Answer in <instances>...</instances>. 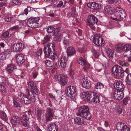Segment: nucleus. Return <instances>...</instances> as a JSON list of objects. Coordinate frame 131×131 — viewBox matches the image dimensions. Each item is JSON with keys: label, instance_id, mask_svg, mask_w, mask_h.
Returning a JSON list of instances; mask_svg holds the SVG:
<instances>
[{"label": "nucleus", "instance_id": "f257e3e1", "mask_svg": "<svg viewBox=\"0 0 131 131\" xmlns=\"http://www.w3.org/2000/svg\"><path fill=\"white\" fill-rule=\"evenodd\" d=\"M55 49L54 43L45 45L43 50L45 56L47 57L50 58L53 61L57 60V55L55 51Z\"/></svg>", "mask_w": 131, "mask_h": 131}, {"label": "nucleus", "instance_id": "f03ea898", "mask_svg": "<svg viewBox=\"0 0 131 131\" xmlns=\"http://www.w3.org/2000/svg\"><path fill=\"white\" fill-rule=\"evenodd\" d=\"M26 95L23 93H19L20 101L21 102V104L24 103L26 104H30L31 101H34L35 99V94L30 92L29 90L26 89Z\"/></svg>", "mask_w": 131, "mask_h": 131}, {"label": "nucleus", "instance_id": "7ed1b4c3", "mask_svg": "<svg viewBox=\"0 0 131 131\" xmlns=\"http://www.w3.org/2000/svg\"><path fill=\"white\" fill-rule=\"evenodd\" d=\"M76 114L78 116H80L87 120L90 119L92 117L88 107L85 105L82 106L79 108Z\"/></svg>", "mask_w": 131, "mask_h": 131}, {"label": "nucleus", "instance_id": "20e7f679", "mask_svg": "<svg viewBox=\"0 0 131 131\" xmlns=\"http://www.w3.org/2000/svg\"><path fill=\"white\" fill-rule=\"evenodd\" d=\"M77 89L76 87L73 86L67 87L65 90L66 95L71 99H74L77 95Z\"/></svg>", "mask_w": 131, "mask_h": 131}, {"label": "nucleus", "instance_id": "39448f33", "mask_svg": "<svg viewBox=\"0 0 131 131\" xmlns=\"http://www.w3.org/2000/svg\"><path fill=\"white\" fill-rule=\"evenodd\" d=\"M112 73L117 77L118 78L122 76V74L124 72L122 68L118 65H115L112 69Z\"/></svg>", "mask_w": 131, "mask_h": 131}, {"label": "nucleus", "instance_id": "423d86ee", "mask_svg": "<svg viewBox=\"0 0 131 131\" xmlns=\"http://www.w3.org/2000/svg\"><path fill=\"white\" fill-rule=\"evenodd\" d=\"M115 48L116 51L118 52H126L131 48V45L126 44L125 45H123L122 44L119 43L116 46Z\"/></svg>", "mask_w": 131, "mask_h": 131}, {"label": "nucleus", "instance_id": "0eeeda50", "mask_svg": "<svg viewBox=\"0 0 131 131\" xmlns=\"http://www.w3.org/2000/svg\"><path fill=\"white\" fill-rule=\"evenodd\" d=\"M28 86L31 90L30 92L36 95H38L39 94V90L36 84L32 81H30L27 82Z\"/></svg>", "mask_w": 131, "mask_h": 131}, {"label": "nucleus", "instance_id": "6e6552de", "mask_svg": "<svg viewBox=\"0 0 131 131\" xmlns=\"http://www.w3.org/2000/svg\"><path fill=\"white\" fill-rule=\"evenodd\" d=\"M98 20L97 18L95 16L93 15H90L88 17L87 24L90 26L91 29H95V28L94 26L93 25L95 24H96Z\"/></svg>", "mask_w": 131, "mask_h": 131}, {"label": "nucleus", "instance_id": "1a4fd4ad", "mask_svg": "<svg viewBox=\"0 0 131 131\" xmlns=\"http://www.w3.org/2000/svg\"><path fill=\"white\" fill-rule=\"evenodd\" d=\"M116 11L115 12L114 15L118 19L121 20L126 17L125 11L121 8H117L116 9Z\"/></svg>", "mask_w": 131, "mask_h": 131}, {"label": "nucleus", "instance_id": "9d476101", "mask_svg": "<svg viewBox=\"0 0 131 131\" xmlns=\"http://www.w3.org/2000/svg\"><path fill=\"white\" fill-rule=\"evenodd\" d=\"M77 62L78 63L84 66V70L89 69L90 67V64L88 62L82 57H79L77 59Z\"/></svg>", "mask_w": 131, "mask_h": 131}, {"label": "nucleus", "instance_id": "9b49d317", "mask_svg": "<svg viewBox=\"0 0 131 131\" xmlns=\"http://www.w3.org/2000/svg\"><path fill=\"white\" fill-rule=\"evenodd\" d=\"M123 91L122 90H116L113 93V96L114 99L117 100H120L122 99L124 97Z\"/></svg>", "mask_w": 131, "mask_h": 131}, {"label": "nucleus", "instance_id": "f8f14e48", "mask_svg": "<svg viewBox=\"0 0 131 131\" xmlns=\"http://www.w3.org/2000/svg\"><path fill=\"white\" fill-rule=\"evenodd\" d=\"M93 41L95 44L99 46H101L103 44L102 38L98 35L96 34L94 36Z\"/></svg>", "mask_w": 131, "mask_h": 131}, {"label": "nucleus", "instance_id": "ddd939ff", "mask_svg": "<svg viewBox=\"0 0 131 131\" xmlns=\"http://www.w3.org/2000/svg\"><path fill=\"white\" fill-rule=\"evenodd\" d=\"M118 131H130V128L123 123H118L116 125Z\"/></svg>", "mask_w": 131, "mask_h": 131}, {"label": "nucleus", "instance_id": "4468645a", "mask_svg": "<svg viewBox=\"0 0 131 131\" xmlns=\"http://www.w3.org/2000/svg\"><path fill=\"white\" fill-rule=\"evenodd\" d=\"M54 112L50 108H47L46 114V120L47 122L51 120L53 117Z\"/></svg>", "mask_w": 131, "mask_h": 131}, {"label": "nucleus", "instance_id": "2eb2a0df", "mask_svg": "<svg viewBox=\"0 0 131 131\" xmlns=\"http://www.w3.org/2000/svg\"><path fill=\"white\" fill-rule=\"evenodd\" d=\"M91 96L89 102H93L95 103L100 102L99 95L98 94L94 92H92L91 94Z\"/></svg>", "mask_w": 131, "mask_h": 131}, {"label": "nucleus", "instance_id": "dca6fc26", "mask_svg": "<svg viewBox=\"0 0 131 131\" xmlns=\"http://www.w3.org/2000/svg\"><path fill=\"white\" fill-rule=\"evenodd\" d=\"M24 45L20 43H18L15 44L13 47V51L14 52H20L24 48Z\"/></svg>", "mask_w": 131, "mask_h": 131}, {"label": "nucleus", "instance_id": "f3484780", "mask_svg": "<svg viewBox=\"0 0 131 131\" xmlns=\"http://www.w3.org/2000/svg\"><path fill=\"white\" fill-rule=\"evenodd\" d=\"M92 92H83L81 94V97L84 100L89 102Z\"/></svg>", "mask_w": 131, "mask_h": 131}, {"label": "nucleus", "instance_id": "a211bd4d", "mask_svg": "<svg viewBox=\"0 0 131 131\" xmlns=\"http://www.w3.org/2000/svg\"><path fill=\"white\" fill-rule=\"evenodd\" d=\"M87 6L89 7L94 10L98 9L101 7V6L99 4L94 2L89 3Z\"/></svg>", "mask_w": 131, "mask_h": 131}, {"label": "nucleus", "instance_id": "6ab92c4d", "mask_svg": "<svg viewBox=\"0 0 131 131\" xmlns=\"http://www.w3.org/2000/svg\"><path fill=\"white\" fill-rule=\"evenodd\" d=\"M114 88L116 90H122L124 91L125 88L124 85L122 83L119 81H116L114 82L113 84Z\"/></svg>", "mask_w": 131, "mask_h": 131}, {"label": "nucleus", "instance_id": "aec40b11", "mask_svg": "<svg viewBox=\"0 0 131 131\" xmlns=\"http://www.w3.org/2000/svg\"><path fill=\"white\" fill-rule=\"evenodd\" d=\"M25 56L22 53L18 54L16 55V59L17 63L20 64L23 63L25 61Z\"/></svg>", "mask_w": 131, "mask_h": 131}, {"label": "nucleus", "instance_id": "412c9836", "mask_svg": "<svg viewBox=\"0 0 131 131\" xmlns=\"http://www.w3.org/2000/svg\"><path fill=\"white\" fill-rule=\"evenodd\" d=\"M15 68V64L12 63L9 64L7 66L6 70L7 72L9 74H13L14 70Z\"/></svg>", "mask_w": 131, "mask_h": 131}, {"label": "nucleus", "instance_id": "4be33fe9", "mask_svg": "<svg viewBox=\"0 0 131 131\" xmlns=\"http://www.w3.org/2000/svg\"><path fill=\"white\" fill-rule=\"evenodd\" d=\"M59 78V81L62 85H64L66 83L67 76L66 75L60 74L58 76Z\"/></svg>", "mask_w": 131, "mask_h": 131}, {"label": "nucleus", "instance_id": "5701e85b", "mask_svg": "<svg viewBox=\"0 0 131 131\" xmlns=\"http://www.w3.org/2000/svg\"><path fill=\"white\" fill-rule=\"evenodd\" d=\"M83 82L82 85L83 87L85 88L89 89L91 86L90 82L87 79V77H84L83 79Z\"/></svg>", "mask_w": 131, "mask_h": 131}, {"label": "nucleus", "instance_id": "b1692460", "mask_svg": "<svg viewBox=\"0 0 131 131\" xmlns=\"http://www.w3.org/2000/svg\"><path fill=\"white\" fill-rule=\"evenodd\" d=\"M29 118L26 115H23L21 117V123L25 127H26L29 125L28 120Z\"/></svg>", "mask_w": 131, "mask_h": 131}, {"label": "nucleus", "instance_id": "393cba45", "mask_svg": "<svg viewBox=\"0 0 131 131\" xmlns=\"http://www.w3.org/2000/svg\"><path fill=\"white\" fill-rule=\"evenodd\" d=\"M10 50L9 49L5 50L4 51L2 52L0 54V59L2 60H5L8 55L10 53Z\"/></svg>", "mask_w": 131, "mask_h": 131}, {"label": "nucleus", "instance_id": "a878e982", "mask_svg": "<svg viewBox=\"0 0 131 131\" xmlns=\"http://www.w3.org/2000/svg\"><path fill=\"white\" fill-rule=\"evenodd\" d=\"M20 97L19 94L18 97H15L14 98L13 101L14 106L16 107H20V105L22 104L21 102L20 101L19 98Z\"/></svg>", "mask_w": 131, "mask_h": 131}, {"label": "nucleus", "instance_id": "bb28decb", "mask_svg": "<svg viewBox=\"0 0 131 131\" xmlns=\"http://www.w3.org/2000/svg\"><path fill=\"white\" fill-rule=\"evenodd\" d=\"M40 20L39 17H36L35 21L32 24L30 25V27L32 28H36L39 27V24L38 23Z\"/></svg>", "mask_w": 131, "mask_h": 131}, {"label": "nucleus", "instance_id": "cd10ccee", "mask_svg": "<svg viewBox=\"0 0 131 131\" xmlns=\"http://www.w3.org/2000/svg\"><path fill=\"white\" fill-rule=\"evenodd\" d=\"M35 112L37 117L40 118L41 116V110L38 106H36L35 108Z\"/></svg>", "mask_w": 131, "mask_h": 131}, {"label": "nucleus", "instance_id": "c85d7f7f", "mask_svg": "<svg viewBox=\"0 0 131 131\" xmlns=\"http://www.w3.org/2000/svg\"><path fill=\"white\" fill-rule=\"evenodd\" d=\"M19 118L18 116H14L12 117L10 120V123L13 125H16L18 122Z\"/></svg>", "mask_w": 131, "mask_h": 131}, {"label": "nucleus", "instance_id": "c756f323", "mask_svg": "<svg viewBox=\"0 0 131 131\" xmlns=\"http://www.w3.org/2000/svg\"><path fill=\"white\" fill-rule=\"evenodd\" d=\"M74 123L79 125H81L84 122V121L83 119L79 117L75 118H74Z\"/></svg>", "mask_w": 131, "mask_h": 131}, {"label": "nucleus", "instance_id": "7c9ffc66", "mask_svg": "<svg viewBox=\"0 0 131 131\" xmlns=\"http://www.w3.org/2000/svg\"><path fill=\"white\" fill-rule=\"evenodd\" d=\"M75 52V49L72 47H70L67 48V53L68 56L72 55Z\"/></svg>", "mask_w": 131, "mask_h": 131}, {"label": "nucleus", "instance_id": "2f4dec72", "mask_svg": "<svg viewBox=\"0 0 131 131\" xmlns=\"http://www.w3.org/2000/svg\"><path fill=\"white\" fill-rule=\"evenodd\" d=\"M67 60V58L63 56L61 58L60 64L62 67L63 68L66 67Z\"/></svg>", "mask_w": 131, "mask_h": 131}, {"label": "nucleus", "instance_id": "473e14b6", "mask_svg": "<svg viewBox=\"0 0 131 131\" xmlns=\"http://www.w3.org/2000/svg\"><path fill=\"white\" fill-rule=\"evenodd\" d=\"M112 7L109 6H106L104 7V10L109 15L112 14Z\"/></svg>", "mask_w": 131, "mask_h": 131}, {"label": "nucleus", "instance_id": "72a5a7b5", "mask_svg": "<svg viewBox=\"0 0 131 131\" xmlns=\"http://www.w3.org/2000/svg\"><path fill=\"white\" fill-rule=\"evenodd\" d=\"M48 130L49 131H57L56 124H53L50 125V126L48 128Z\"/></svg>", "mask_w": 131, "mask_h": 131}, {"label": "nucleus", "instance_id": "f704fd0d", "mask_svg": "<svg viewBox=\"0 0 131 131\" xmlns=\"http://www.w3.org/2000/svg\"><path fill=\"white\" fill-rule=\"evenodd\" d=\"M36 17L31 18H29L27 21V24L28 26L30 27V25L32 24L35 21Z\"/></svg>", "mask_w": 131, "mask_h": 131}, {"label": "nucleus", "instance_id": "c9c22d12", "mask_svg": "<svg viewBox=\"0 0 131 131\" xmlns=\"http://www.w3.org/2000/svg\"><path fill=\"white\" fill-rule=\"evenodd\" d=\"M0 118L4 121L7 120V118L6 113L4 112H1L0 113Z\"/></svg>", "mask_w": 131, "mask_h": 131}, {"label": "nucleus", "instance_id": "e433bc0d", "mask_svg": "<svg viewBox=\"0 0 131 131\" xmlns=\"http://www.w3.org/2000/svg\"><path fill=\"white\" fill-rule=\"evenodd\" d=\"M1 80L2 83L5 85H7L9 84V82L6 77H2Z\"/></svg>", "mask_w": 131, "mask_h": 131}, {"label": "nucleus", "instance_id": "4c0bfd02", "mask_svg": "<svg viewBox=\"0 0 131 131\" xmlns=\"http://www.w3.org/2000/svg\"><path fill=\"white\" fill-rule=\"evenodd\" d=\"M95 86L96 89H102L104 88V85L101 83L98 82L96 84Z\"/></svg>", "mask_w": 131, "mask_h": 131}, {"label": "nucleus", "instance_id": "58836bf2", "mask_svg": "<svg viewBox=\"0 0 131 131\" xmlns=\"http://www.w3.org/2000/svg\"><path fill=\"white\" fill-rule=\"evenodd\" d=\"M107 53L109 57H113L114 52L113 50L110 49H107Z\"/></svg>", "mask_w": 131, "mask_h": 131}, {"label": "nucleus", "instance_id": "ea45409f", "mask_svg": "<svg viewBox=\"0 0 131 131\" xmlns=\"http://www.w3.org/2000/svg\"><path fill=\"white\" fill-rule=\"evenodd\" d=\"M126 81L128 84H131V74H129L126 78Z\"/></svg>", "mask_w": 131, "mask_h": 131}, {"label": "nucleus", "instance_id": "a19ab883", "mask_svg": "<svg viewBox=\"0 0 131 131\" xmlns=\"http://www.w3.org/2000/svg\"><path fill=\"white\" fill-rule=\"evenodd\" d=\"M4 19L5 21L8 22H9L11 21L12 19V18L10 16L7 15L5 16Z\"/></svg>", "mask_w": 131, "mask_h": 131}, {"label": "nucleus", "instance_id": "79ce46f5", "mask_svg": "<svg viewBox=\"0 0 131 131\" xmlns=\"http://www.w3.org/2000/svg\"><path fill=\"white\" fill-rule=\"evenodd\" d=\"M91 51L93 53V54L96 58H98L99 55V53L97 52L96 50L94 48H93Z\"/></svg>", "mask_w": 131, "mask_h": 131}, {"label": "nucleus", "instance_id": "37998d69", "mask_svg": "<svg viewBox=\"0 0 131 131\" xmlns=\"http://www.w3.org/2000/svg\"><path fill=\"white\" fill-rule=\"evenodd\" d=\"M31 8L29 6H28L24 10V14L27 15L28 13L29 12H31L32 10H31Z\"/></svg>", "mask_w": 131, "mask_h": 131}, {"label": "nucleus", "instance_id": "c03bdc74", "mask_svg": "<svg viewBox=\"0 0 131 131\" xmlns=\"http://www.w3.org/2000/svg\"><path fill=\"white\" fill-rule=\"evenodd\" d=\"M45 64L48 67H50L52 66L53 65L52 61L50 60H47L45 61Z\"/></svg>", "mask_w": 131, "mask_h": 131}, {"label": "nucleus", "instance_id": "a18cd8bd", "mask_svg": "<svg viewBox=\"0 0 131 131\" xmlns=\"http://www.w3.org/2000/svg\"><path fill=\"white\" fill-rule=\"evenodd\" d=\"M13 3L16 5H19L21 3L20 0H12V2H11L10 4H13Z\"/></svg>", "mask_w": 131, "mask_h": 131}, {"label": "nucleus", "instance_id": "49530a36", "mask_svg": "<svg viewBox=\"0 0 131 131\" xmlns=\"http://www.w3.org/2000/svg\"><path fill=\"white\" fill-rule=\"evenodd\" d=\"M18 19L21 21H24L26 19L24 14H22L19 15L18 17Z\"/></svg>", "mask_w": 131, "mask_h": 131}, {"label": "nucleus", "instance_id": "de8ad7c7", "mask_svg": "<svg viewBox=\"0 0 131 131\" xmlns=\"http://www.w3.org/2000/svg\"><path fill=\"white\" fill-rule=\"evenodd\" d=\"M6 89L5 87L2 84H0V91L3 93H5Z\"/></svg>", "mask_w": 131, "mask_h": 131}, {"label": "nucleus", "instance_id": "09e8293b", "mask_svg": "<svg viewBox=\"0 0 131 131\" xmlns=\"http://www.w3.org/2000/svg\"><path fill=\"white\" fill-rule=\"evenodd\" d=\"M116 110L117 113L120 114L122 113L123 110L121 107L117 106L116 107Z\"/></svg>", "mask_w": 131, "mask_h": 131}, {"label": "nucleus", "instance_id": "8fccbe9b", "mask_svg": "<svg viewBox=\"0 0 131 131\" xmlns=\"http://www.w3.org/2000/svg\"><path fill=\"white\" fill-rule=\"evenodd\" d=\"M50 39V37L49 36H47L44 38V40L43 41V43L45 44L49 41Z\"/></svg>", "mask_w": 131, "mask_h": 131}, {"label": "nucleus", "instance_id": "3c124183", "mask_svg": "<svg viewBox=\"0 0 131 131\" xmlns=\"http://www.w3.org/2000/svg\"><path fill=\"white\" fill-rule=\"evenodd\" d=\"M9 32L8 31H6L2 34V36L3 37L5 38H8L9 37Z\"/></svg>", "mask_w": 131, "mask_h": 131}, {"label": "nucleus", "instance_id": "603ef678", "mask_svg": "<svg viewBox=\"0 0 131 131\" xmlns=\"http://www.w3.org/2000/svg\"><path fill=\"white\" fill-rule=\"evenodd\" d=\"M54 29V28L53 27L49 26L48 27L47 31L48 33L50 34L53 31Z\"/></svg>", "mask_w": 131, "mask_h": 131}, {"label": "nucleus", "instance_id": "864d4df0", "mask_svg": "<svg viewBox=\"0 0 131 131\" xmlns=\"http://www.w3.org/2000/svg\"><path fill=\"white\" fill-rule=\"evenodd\" d=\"M120 64L124 67H126L128 66V64L127 62L123 61H121L119 62Z\"/></svg>", "mask_w": 131, "mask_h": 131}, {"label": "nucleus", "instance_id": "5fc2aeb1", "mask_svg": "<svg viewBox=\"0 0 131 131\" xmlns=\"http://www.w3.org/2000/svg\"><path fill=\"white\" fill-rule=\"evenodd\" d=\"M120 64L124 67H126L128 66V64L127 62L123 61H121L119 62Z\"/></svg>", "mask_w": 131, "mask_h": 131}, {"label": "nucleus", "instance_id": "6e6d98bb", "mask_svg": "<svg viewBox=\"0 0 131 131\" xmlns=\"http://www.w3.org/2000/svg\"><path fill=\"white\" fill-rule=\"evenodd\" d=\"M53 36L55 37L56 40H57V29L56 28L54 30V32L53 34Z\"/></svg>", "mask_w": 131, "mask_h": 131}, {"label": "nucleus", "instance_id": "4d7b16f0", "mask_svg": "<svg viewBox=\"0 0 131 131\" xmlns=\"http://www.w3.org/2000/svg\"><path fill=\"white\" fill-rule=\"evenodd\" d=\"M42 52V50L40 49L38 50L36 53V55L37 56H40Z\"/></svg>", "mask_w": 131, "mask_h": 131}, {"label": "nucleus", "instance_id": "13d9d810", "mask_svg": "<svg viewBox=\"0 0 131 131\" xmlns=\"http://www.w3.org/2000/svg\"><path fill=\"white\" fill-rule=\"evenodd\" d=\"M128 100H129L128 98H125L123 101V104L125 105H127L128 104Z\"/></svg>", "mask_w": 131, "mask_h": 131}, {"label": "nucleus", "instance_id": "bf43d9fd", "mask_svg": "<svg viewBox=\"0 0 131 131\" xmlns=\"http://www.w3.org/2000/svg\"><path fill=\"white\" fill-rule=\"evenodd\" d=\"M69 74L72 78H73V75L74 74V72L73 70L71 69H70L69 70Z\"/></svg>", "mask_w": 131, "mask_h": 131}, {"label": "nucleus", "instance_id": "052dcab7", "mask_svg": "<svg viewBox=\"0 0 131 131\" xmlns=\"http://www.w3.org/2000/svg\"><path fill=\"white\" fill-rule=\"evenodd\" d=\"M76 31L79 36H80L81 35H82V31L80 29L76 28Z\"/></svg>", "mask_w": 131, "mask_h": 131}, {"label": "nucleus", "instance_id": "680f3d73", "mask_svg": "<svg viewBox=\"0 0 131 131\" xmlns=\"http://www.w3.org/2000/svg\"><path fill=\"white\" fill-rule=\"evenodd\" d=\"M63 43L65 45V46H66L69 45V42L68 40H65L63 41Z\"/></svg>", "mask_w": 131, "mask_h": 131}, {"label": "nucleus", "instance_id": "e2e57ef3", "mask_svg": "<svg viewBox=\"0 0 131 131\" xmlns=\"http://www.w3.org/2000/svg\"><path fill=\"white\" fill-rule=\"evenodd\" d=\"M18 26H14L10 28L9 30L10 31H12L14 29H18Z\"/></svg>", "mask_w": 131, "mask_h": 131}, {"label": "nucleus", "instance_id": "0e129e2a", "mask_svg": "<svg viewBox=\"0 0 131 131\" xmlns=\"http://www.w3.org/2000/svg\"><path fill=\"white\" fill-rule=\"evenodd\" d=\"M38 75V73L37 72H34L32 73V76L34 79L36 78Z\"/></svg>", "mask_w": 131, "mask_h": 131}, {"label": "nucleus", "instance_id": "69168bd1", "mask_svg": "<svg viewBox=\"0 0 131 131\" xmlns=\"http://www.w3.org/2000/svg\"><path fill=\"white\" fill-rule=\"evenodd\" d=\"M104 124L106 127H108L109 126V124L108 122L107 121H105Z\"/></svg>", "mask_w": 131, "mask_h": 131}, {"label": "nucleus", "instance_id": "338daca9", "mask_svg": "<svg viewBox=\"0 0 131 131\" xmlns=\"http://www.w3.org/2000/svg\"><path fill=\"white\" fill-rule=\"evenodd\" d=\"M67 16L68 18H70L71 17H73V15L72 13H69L67 14Z\"/></svg>", "mask_w": 131, "mask_h": 131}, {"label": "nucleus", "instance_id": "774afa93", "mask_svg": "<svg viewBox=\"0 0 131 131\" xmlns=\"http://www.w3.org/2000/svg\"><path fill=\"white\" fill-rule=\"evenodd\" d=\"M63 3L62 1H60L59 2V4H58V7L61 6L63 5Z\"/></svg>", "mask_w": 131, "mask_h": 131}]
</instances>
